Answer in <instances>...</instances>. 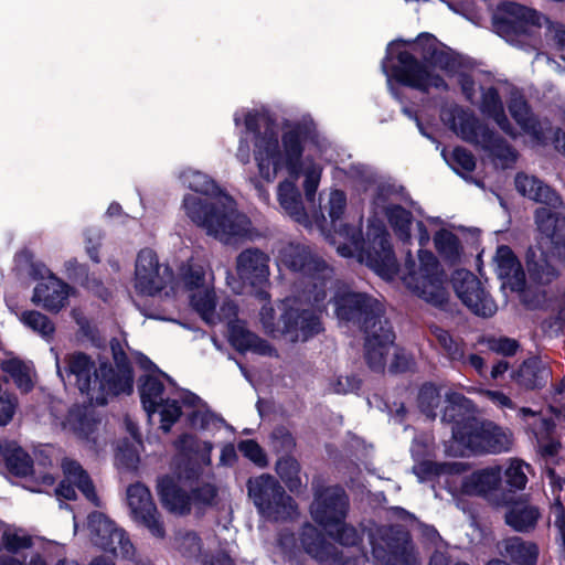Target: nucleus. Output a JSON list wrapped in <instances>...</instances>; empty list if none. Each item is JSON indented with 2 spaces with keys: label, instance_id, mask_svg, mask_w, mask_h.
Here are the masks:
<instances>
[{
  "label": "nucleus",
  "instance_id": "44",
  "mask_svg": "<svg viewBox=\"0 0 565 565\" xmlns=\"http://www.w3.org/2000/svg\"><path fill=\"white\" fill-rule=\"evenodd\" d=\"M20 320L44 339H51L55 331L53 322L39 311H24L21 313Z\"/></svg>",
  "mask_w": 565,
  "mask_h": 565
},
{
  "label": "nucleus",
  "instance_id": "55",
  "mask_svg": "<svg viewBox=\"0 0 565 565\" xmlns=\"http://www.w3.org/2000/svg\"><path fill=\"white\" fill-rule=\"evenodd\" d=\"M482 394L493 404L501 408H513L514 405L509 396L499 391H483Z\"/></svg>",
  "mask_w": 565,
  "mask_h": 565
},
{
  "label": "nucleus",
  "instance_id": "40",
  "mask_svg": "<svg viewBox=\"0 0 565 565\" xmlns=\"http://www.w3.org/2000/svg\"><path fill=\"white\" fill-rule=\"evenodd\" d=\"M550 376V371L537 361L531 360L522 364L516 374L515 381L525 388H535L544 384Z\"/></svg>",
  "mask_w": 565,
  "mask_h": 565
},
{
  "label": "nucleus",
  "instance_id": "4",
  "mask_svg": "<svg viewBox=\"0 0 565 565\" xmlns=\"http://www.w3.org/2000/svg\"><path fill=\"white\" fill-rule=\"evenodd\" d=\"M348 509V498L338 487L327 488L316 494L311 504V516L331 536H335L343 546L338 551L327 544L318 530L308 524L303 527L301 543L308 554L322 565H374L360 550L353 547L359 535L352 526L343 523Z\"/></svg>",
  "mask_w": 565,
  "mask_h": 565
},
{
  "label": "nucleus",
  "instance_id": "18",
  "mask_svg": "<svg viewBox=\"0 0 565 565\" xmlns=\"http://www.w3.org/2000/svg\"><path fill=\"white\" fill-rule=\"evenodd\" d=\"M88 529L92 542L102 550L121 557L134 555V546L124 530L117 527L103 513L89 514Z\"/></svg>",
  "mask_w": 565,
  "mask_h": 565
},
{
  "label": "nucleus",
  "instance_id": "19",
  "mask_svg": "<svg viewBox=\"0 0 565 565\" xmlns=\"http://www.w3.org/2000/svg\"><path fill=\"white\" fill-rule=\"evenodd\" d=\"M169 268L159 263L156 253L142 249L137 256L134 287L141 295L153 296L170 280Z\"/></svg>",
  "mask_w": 565,
  "mask_h": 565
},
{
  "label": "nucleus",
  "instance_id": "63",
  "mask_svg": "<svg viewBox=\"0 0 565 565\" xmlns=\"http://www.w3.org/2000/svg\"><path fill=\"white\" fill-rule=\"evenodd\" d=\"M237 158L243 163H247L249 160V150H248L246 140L244 138H242L239 141V146L237 149Z\"/></svg>",
  "mask_w": 565,
  "mask_h": 565
},
{
  "label": "nucleus",
  "instance_id": "20",
  "mask_svg": "<svg viewBox=\"0 0 565 565\" xmlns=\"http://www.w3.org/2000/svg\"><path fill=\"white\" fill-rule=\"evenodd\" d=\"M454 288L460 300L476 315L491 317L497 311L494 301L481 287L477 277L468 270H457L452 278Z\"/></svg>",
  "mask_w": 565,
  "mask_h": 565
},
{
  "label": "nucleus",
  "instance_id": "56",
  "mask_svg": "<svg viewBox=\"0 0 565 565\" xmlns=\"http://www.w3.org/2000/svg\"><path fill=\"white\" fill-rule=\"evenodd\" d=\"M329 390L335 394H345L353 390V384L349 377L339 376L330 382Z\"/></svg>",
  "mask_w": 565,
  "mask_h": 565
},
{
  "label": "nucleus",
  "instance_id": "7",
  "mask_svg": "<svg viewBox=\"0 0 565 565\" xmlns=\"http://www.w3.org/2000/svg\"><path fill=\"white\" fill-rule=\"evenodd\" d=\"M139 364L149 372L139 388L142 406L149 416L156 412L160 414L161 428L164 431H169L181 415L179 399H182L184 406L194 408L189 415L194 428L209 429L222 425V420L205 409L198 396L179 391L172 380L160 372L148 358L140 356Z\"/></svg>",
  "mask_w": 565,
  "mask_h": 565
},
{
  "label": "nucleus",
  "instance_id": "31",
  "mask_svg": "<svg viewBox=\"0 0 565 565\" xmlns=\"http://www.w3.org/2000/svg\"><path fill=\"white\" fill-rule=\"evenodd\" d=\"M509 110L531 143L539 145L546 141L547 132L551 130L548 122L536 120L521 96L511 99Z\"/></svg>",
  "mask_w": 565,
  "mask_h": 565
},
{
  "label": "nucleus",
  "instance_id": "24",
  "mask_svg": "<svg viewBox=\"0 0 565 565\" xmlns=\"http://www.w3.org/2000/svg\"><path fill=\"white\" fill-rule=\"evenodd\" d=\"M415 460L413 470L420 481L435 477L455 476L460 472V463H437L429 459L431 441L427 436L416 438L411 448Z\"/></svg>",
  "mask_w": 565,
  "mask_h": 565
},
{
  "label": "nucleus",
  "instance_id": "9",
  "mask_svg": "<svg viewBox=\"0 0 565 565\" xmlns=\"http://www.w3.org/2000/svg\"><path fill=\"white\" fill-rule=\"evenodd\" d=\"M462 398L456 396L443 414L444 422H454L451 446L448 450L452 456H465L468 452L501 454L509 451L513 444L510 429L490 420L463 417Z\"/></svg>",
  "mask_w": 565,
  "mask_h": 565
},
{
  "label": "nucleus",
  "instance_id": "22",
  "mask_svg": "<svg viewBox=\"0 0 565 565\" xmlns=\"http://www.w3.org/2000/svg\"><path fill=\"white\" fill-rule=\"evenodd\" d=\"M331 289L334 291L331 300L335 307V315L340 320H360L362 317H365V322H370L367 317L373 312L374 306L372 298L363 294L352 292L348 286L335 284L332 279L324 290L327 292Z\"/></svg>",
  "mask_w": 565,
  "mask_h": 565
},
{
  "label": "nucleus",
  "instance_id": "58",
  "mask_svg": "<svg viewBox=\"0 0 565 565\" xmlns=\"http://www.w3.org/2000/svg\"><path fill=\"white\" fill-rule=\"evenodd\" d=\"M411 366V360L403 353L395 351V360L391 367L394 372H402Z\"/></svg>",
  "mask_w": 565,
  "mask_h": 565
},
{
  "label": "nucleus",
  "instance_id": "37",
  "mask_svg": "<svg viewBox=\"0 0 565 565\" xmlns=\"http://www.w3.org/2000/svg\"><path fill=\"white\" fill-rule=\"evenodd\" d=\"M481 110L483 114L493 118L499 127L508 135L515 137L518 134L513 130L504 116L502 103L498 93L493 88H488L482 93Z\"/></svg>",
  "mask_w": 565,
  "mask_h": 565
},
{
  "label": "nucleus",
  "instance_id": "32",
  "mask_svg": "<svg viewBox=\"0 0 565 565\" xmlns=\"http://www.w3.org/2000/svg\"><path fill=\"white\" fill-rule=\"evenodd\" d=\"M159 494L163 505L174 514H186L192 508L191 495L186 493V486L181 478L163 477L158 483Z\"/></svg>",
  "mask_w": 565,
  "mask_h": 565
},
{
  "label": "nucleus",
  "instance_id": "45",
  "mask_svg": "<svg viewBox=\"0 0 565 565\" xmlns=\"http://www.w3.org/2000/svg\"><path fill=\"white\" fill-rule=\"evenodd\" d=\"M530 471V466L525 462L513 459L510 461L507 470H505V480L507 483L514 489L521 490L524 489L527 482V473Z\"/></svg>",
  "mask_w": 565,
  "mask_h": 565
},
{
  "label": "nucleus",
  "instance_id": "30",
  "mask_svg": "<svg viewBox=\"0 0 565 565\" xmlns=\"http://www.w3.org/2000/svg\"><path fill=\"white\" fill-rule=\"evenodd\" d=\"M463 467L462 463H460ZM461 468L460 471H462ZM461 472L455 476H446V483L456 484L460 482V491L465 494H487L498 488L501 481V470L499 467H488L477 470L469 476L459 477Z\"/></svg>",
  "mask_w": 565,
  "mask_h": 565
},
{
  "label": "nucleus",
  "instance_id": "42",
  "mask_svg": "<svg viewBox=\"0 0 565 565\" xmlns=\"http://www.w3.org/2000/svg\"><path fill=\"white\" fill-rule=\"evenodd\" d=\"M383 209L396 236L402 241H408L411 235L409 228L412 225L411 213L404 207L393 203H390L387 206H383Z\"/></svg>",
  "mask_w": 565,
  "mask_h": 565
},
{
  "label": "nucleus",
  "instance_id": "8",
  "mask_svg": "<svg viewBox=\"0 0 565 565\" xmlns=\"http://www.w3.org/2000/svg\"><path fill=\"white\" fill-rule=\"evenodd\" d=\"M116 370L105 361H93L82 352L70 353L65 358L66 371L74 375L78 390L92 403L104 405L109 395L130 394L134 387L132 371L119 343H111Z\"/></svg>",
  "mask_w": 565,
  "mask_h": 565
},
{
  "label": "nucleus",
  "instance_id": "28",
  "mask_svg": "<svg viewBox=\"0 0 565 565\" xmlns=\"http://www.w3.org/2000/svg\"><path fill=\"white\" fill-rule=\"evenodd\" d=\"M62 469L64 472V480L56 489V494L58 497L67 500L74 499L75 489L72 486L74 484L89 501L96 505H99L98 498L90 479L77 462L65 459L62 462Z\"/></svg>",
  "mask_w": 565,
  "mask_h": 565
},
{
  "label": "nucleus",
  "instance_id": "14",
  "mask_svg": "<svg viewBox=\"0 0 565 565\" xmlns=\"http://www.w3.org/2000/svg\"><path fill=\"white\" fill-rule=\"evenodd\" d=\"M247 487L249 497L264 516L277 521L295 513L292 499L285 494L274 477L262 475L249 479Z\"/></svg>",
  "mask_w": 565,
  "mask_h": 565
},
{
  "label": "nucleus",
  "instance_id": "59",
  "mask_svg": "<svg viewBox=\"0 0 565 565\" xmlns=\"http://www.w3.org/2000/svg\"><path fill=\"white\" fill-rule=\"evenodd\" d=\"M236 459V451L233 445H225L221 450L220 461L223 465L230 466Z\"/></svg>",
  "mask_w": 565,
  "mask_h": 565
},
{
  "label": "nucleus",
  "instance_id": "15",
  "mask_svg": "<svg viewBox=\"0 0 565 565\" xmlns=\"http://www.w3.org/2000/svg\"><path fill=\"white\" fill-rule=\"evenodd\" d=\"M418 266L411 268L407 286L420 298L433 305H443L447 299L445 280L436 257L427 250H419Z\"/></svg>",
  "mask_w": 565,
  "mask_h": 565
},
{
  "label": "nucleus",
  "instance_id": "36",
  "mask_svg": "<svg viewBox=\"0 0 565 565\" xmlns=\"http://www.w3.org/2000/svg\"><path fill=\"white\" fill-rule=\"evenodd\" d=\"M0 458L14 475L24 476L31 470L29 455L14 441L0 440Z\"/></svg>",
  "mask_w": 565,
  "mask_h": 565
},
{
  "label": "nucleus",
  "instance_id": "47",
  "mask_svg": "<svg viewBox=\"0 0 565 565\" xmlns=\"http://www.w3.org/2000/svg\"><path fill=\"white\" fill-rule=\"evenodd\" d=\"M2 541L4 547L10 552H18L20 550L31 546V539L22 530L4 526Z\"/></svg>",
  "mask_w": 565,
  "mask_h": 565
},
{
  "label": "nucleus",
  "instance_id": "48",
  "mask_svg": "<svg viewBox=\"0 0 565 565\" xmlns=\"http://www.w3.org/2000/svg\"><path fill=\"white\" fill-rule=\"evenodd\" d=\"M273 448L278 452H289L295 447V440L290 431L284 427H278L271 433Z\"/></svg>",
  "mask_w": 565,
  "mask_h": 565
},
{
  "label": "nucleus",
  "instance_id": "51",
  "mask_svg": "<svg viewBox=\"0 0 565 565\" xmlns=\"http://www.w3.org/2000/svg\"><path fill=\"white\" fill-rule=\"evenodd\" d=\"M438 399L439 395L433 386H425L422 388L419 394L420 406L428 416L435 417V414L431 413V408Z\"/></svg>",
  "mask_w": 565,
  "mask_h": 565
},
{
  "label": "nucleus",
  "instance_id": "34",
  "mask_svg": "<svg viewBox=\"0 0 565 565\" xmlns=\"http://www.w3.org/2000/svg\"><path fill=\"white\" fill-rule=\"evenodd\" d=\"M501 554L511 558L518 565H535L537 559V547L531 542L513 536L502 541L499 545Z\"/></svg>",
  "mask_w": 565,
  "mask_h": 565
},
{
  "label": "nucleus",
  "instance_id": "54",
  "mask_svg": "<svg viewBox=\"0 0 565 565\" xmlns=\"http://www.w3.org/2000/svg\"><path fill=\"white\" fill-rule=\"evenodd\" d=\"M439 225V220L438 218H427L426 220V223H423V222H418L417 223V228H418V242H419V245L420 246H425L428 244L429 239H430V235H429V228H433V227H437Z\"/></svg>",
  "mask_w": 565,
  "mask_h": 565
},
{
  "label": "nucleus",
  "instance_id": "27",
  "mask_svg": "<svg viewBox=\"0 0 565 565\" xmlns=\"http://www.w3.org/2000/svg\"><path fill=\"white\" fill-rule=\"evenodd\" d=\"M394 334L387 322L374 320L366 343V360L373 370L381 371L385 366L386 355L393 347Z\"/></svg>",
  "mask_w": 565,
  "mask_h": 565
},
{
  "label": "nucleus",
  "instance_id": "16",
  "mask_svg": "<svg viewBox=\"0 0 565 565\" xmlns=\"http://www.w3.org/2000/svg\"><path fill=\"white\" fill-rule=\"evenodd\" d=\"M212 280V274L200 265L190 266L182 275V282L192 308L206 323L216 324L220 322V315Z\"/></svg>",
  "mask_w": 565,
  "mask_h": 565
},
{
  "label": "nucleus",
  "instance_id": "61",
  "mask_svg": "<svg viewBox=\"0 0 565 565\" xmlns=\"http://www.w3.org/2000/svg\"><path fill=\"white\" fill-rule=\"evenodd\" d=\"M548 31L553 40L562 47H565V26L561 24L552 25Z\"/></svg>",
  "mask_w": 565,
  "mask_h": 565
},
{
  "label": "nucleus",
  "instance_id": "13",
  "mask_svg": "<svg viewBox=\"0 0 565 565\" xmlns=\"http://www.w3.org/2000/svg\"><path fill=\"white\" fill-rule=\"evenodd\" d=\"M451 128L462 139L489 149L495 163L500 167L509 168L516 161V152L504 141L495 138L492 132L480 126L472 115L463 110H457Z\"/></svg>",
  "mask_w": 565,
  "mask_h": 565
},
{
  "label": "nucleus",
  "instance_id": "53",
  "mask_svg": "<svg viewBox=\"0 0 565 565\" xmlns=\"http://www.w3.org/2000/svg\"><path fill=\"white\" fill-rule=\"evenodd\" d=\"M491 350L504 354L511 355L515 353L518 344L514 340L501 338L498 340H493L490 345Z\"/></svg>",
  "mask_w": 565,
  "mask_h": 565
},
{
  "label": "nucleus",
  "instance_id": "25",
  "mask_svg": "<svg viewBox=\"0 0 565 565\" xmlns=\"http://www.w3.org/2000/svg\"><path fill=\"white\" fill-rule=\"evenodd\" d=\"M236 271L244 284L265 290L269 278V257L256 248L245 249L236 258Z\"/></svg>",
  "mask_w": 565,
  "mask_h": 565
},
{
  "label": "nucleus",
  "instance_id": "6",
  "mask_svg": "<svg viewBox=\"0 0 565 565\" xmlns=\"http://www.w3.org/2000/svg\"><path fill=\"white\" fill-rule=\"evenodd\" d=\"M456 61L444 49L438 47L431 36H419L415 42L393 41L386 50L382 70L391 85L397 82L423 92L446 87V77Z\"/></svg>",
  "mask_w": 565,
  "mask_h": 565
},
{
  "label": "nucleus",
  "instance_id": "52",
  "mask_svg": "<svg viewBox=\"0 0 565 565\" xmlns=\"http://www.w3.org/2000/svg\"><path fill=\"white\" fill-rule=\"evenodd\" d=\"M100 239H102V236L96 231H90L89 230V231H87L85 233V248H86V252H87L88 256L94 262H98L99 260V258H98V247L100 245Z\"/></svg>",
  "mask_w": 565,
  "mask_h": 565
},
{
  "label": "nucleus",
  "instance_id": "50",
  "mask_svg": "<svg viewBox=\"0 0 565 565\" xmlns=\"http://www.w3.org/2000/svg\"><path fill=\"white\" fill-rule=\"evenodd\" d=\"M215 489L211 484L201 487L190 497L192 499V507L201 509L211 504L215 498Z\"/></svg>",
  "mask_w": 565,
  "mask_h": 565
},
{
  "label": "nucleus",
  "instance_id": "35",
  "mask_svg": "<svg viewBox=\"0 0 565 565\" xmlns=\"http://www.w3.org/2000/svg\"><path fill=\"white\" fill-rule=\"evenodd\" d=\"M1 370L9 375L17 387L23 392H30L34 386L35 373L33 365L18 358H7L2 360Z\"/></svg>",
  "mask_w": 565,
  "mask_h": 565
},
{
  "label": "nucleus",
  "instance_id": "29",
  "mask_svg": "<svg viewBox=\"0 0 565 565\" xmlns=\"http://www.w3.org/2000/svg\"><path fill=\"white\" fill-rule=\"evenodd\" d=\"M493 266L498 278L502 281V288L524 291L525 275L510 247L502 245L497 248Z\"/></svg>",
  "mask_w": 565,
  "mask_h": 565
},
{
  "label": "nucleus",
  "instance_id": "46",
  "mask_svg": "<svg viewBox=\"0 0 565 565\" xmlns=\"http://www.w3.org/2000/svg\"><path fill=\"white\" fill-rule=\"evenodd\" d=\"M441 154L447 163L457 172H459V170L470 172L476 167L473 156L466 149L455 148L450 154H448L446 150H443Z\"/></svg>",
  "mask_w": 565,
  "mask_h": 565
},
{
  "label": "nucleus",
  "instance_id": "57",
  "mask_svg": "<svg viewBox=\"0 0 565 565\" xmlns=\"http://www.w3.org/2000/svg\"><path fill=\"white\" fill-rule=\"evenodd\" d=\"M201 561L203 565H233L232 559L223 552H220L210 558L205 555Z\"/></svg>",
  "mask_w": 565,
  "mask_h": 565
},
{
  "label": "nucleus",
  "instance_id": "12",
  "mask_svg": "<svg viewBox=\"0 0 565 565\" xmlns=\"http://www.w3.org/2000/svg\"><path fill=\"white\" fill-rule=\"evenodd\" d=\"M367 539L376 561L385 565H420L405 531L373 526L367 531Z\"/></svg>",
  "mask_w": 565,
  "mask_h": 565
},
{
  "label": "nucleus",
  "instance_id": "5",
  "mask_svg": "<svg viewBox=\"0 0 565 565\" xmlns=\"http://www.w3.org/2000/svg\"><path fill=\"white\" fill-rule=\"evenodd\" d=\"M516 191L535 202L546 203L536 211V223L542 234L540 246L527 253L529 289L550 284L556 276L551 258L544 248L551 249L553 256L565 252V206L555 193L534 175L518 173L514 180ZM524 299L527 301V292Z\"/></svg>",
  "mask_w": 565,
  "mask_h": 565
},
{
  "label": "nucleus",
  "instance_id": "62",
  "mask_svg": "<svg viewBox=\"0 0 565 565\" xmlns=\"http://www.w3.org/2000/svg\"><path fill=\"white\" fill-rule=\"evenodd\" d=\"M75 417H76V415L72 412L67 419V425L70 426L71 429H73L79 434H84L85 433L84 426L86 425V419L76 420Z\"/></svg>",
  "mask_w": 565,
  "mask_h": 565
},
{
  "label": "nucleus",
  "instance_id": "43",
  "mask_svg": "<svg viewBox=\"0 0 565 565\" xmlns=\"http://www.w3.org/2000/svg\"><path fill=\"white\" fill-rule=\"evenodd\" d=\"M276 470L290 491L295 492L301 488L300 468L296 459L291 457L280 458L277 461Z\"/></svg>",
  "mask_w": 565,
  "mask_h": 565
},
{
  "label": "nucleus",
  "instance_id": "2",
  "mask_svg": "<svg viewBox=\"0 0 565 565\" xmlns=\"http://www.w3.org/2000/svg\"><path fill=\"white\" fill-rule=\"evenodd\" d=\"M244 119L246 131L254 135V160L259 177L273 182L279 172L287 171L291 179H286L278 184L277 198L280 207L286 214L305 226H312L302 206L300 192L296 180L300 174L299 159L302 154L300 135L290 129L279 137L277 127L263 114L236 113L234 121L236 126Z\"/></svg>",
  "mask_w": 565,
  "mask_h": 565
},
{
  "label": "nucleus",
  "instance_id": "38",
  "mask_svg": "<svg viewBox=\"0 0 565 565\" xmlns=\"http://www.w3.org/2000/svg\"><path fill=\"white\" fill-rule=\"evenodd\" d=\"M539 518L534 507L524 502L514 503L505 514V522L515 531H527L533 527Z\"/></svg>",
  "mask_w": 565,
  "mask_h": 565
},
{
  "label": "nucleus",
  "instance_id": "21",
  "mask_svg": "<svg viewBox=\"0 0 565 565\" xmlns=\"http://www.w3.org/2000/svg\"><path fill=\"white\" fill-rule=\"evenodd\" d=\"M127 503L136 522L146 526L153 536H164L163 524L148 488L140 483L130 486L127 490Z\"/></svg>",
  "mask_w": 565,
  "mask_h": 565
},
{
  "label": "nucleus",
  "instance_id": "23",
  "mask_svg": "<svg viewBox=\"0 0 565 565\" xmlns=\"http://www.w3.org/2000/svg\"><path fill=\"white\" fill-rule=\"evenodd\" d=\"M493 20L498 32L513 31L515 33L531 32L532 29L540 28L546 22V19L535 10L512 2L502 4Z\"/></svg>",
  "mask_w": 565,
  "mask_h": 565
},
{
  "label": "nucleus",
  "instance_id": "10",
  "mask_svg": "<svg viewBox=\"0 0 565 565\" xmlns=\"http://www.w3.org/2000/svg\"><path fill=\"white\" fill-rule=\"evenodd\" d=\"M256 299L260 303L259 322L267 333L284 334L289 341H306L321 330V323L313 311H309L305 303L297 299H287L280 307L279 319L276 310L269 302L266 290H257Z\"/></svg>",
  "mask_w": 565,
  "mask_h": 565
},
{
  "label": "nucleus",
  "instance_id": "11",
  "mask_svg": "<svg viewBox=\"0 0 565 565\" xmlns=\"http://www.w3.org/2000/svg\"><path fill=\"white\" fill-rule=\"evenodd\" d=\"M278 263L281 266L300 273L305 278V297L317 308L326 300V286L331 284L332 269L321 259L313 256L310 248L300 244H288L279 250Z\"/></svg>",
  "mask_w": 565,
  "mask_h": 565
},
{
  "label": "nucleus",
  "instance_id": "64",
  "mask_svg": "<svg viewBox=\"0 0 565 565\" xmlns=\"http://www.w3.org/2000/svg\"><path fill=\"white\" fill-rule=\"evenodd\" d=\"M429 565H450L446 555L441 552H436L430 558Z\"/></svg>",
  "mask_w": 565,
  "mask_h": 565
},
{
  "label": "nucleus",
  "instance_id": "3",
  "mask_svg": "<svg viewBox=\"0 0 565 565\" xmlns=\"http://www.w3.org/2000/svg\"><path fill=\"white\" fill-rule=\"evenodd\" d=\"M181 180L193 192L184 195L182 207L209 236L224 244H236L253 236L249 218L207 174L188 169Z\"/></svg>",
  "mask_w": 565,
  "mask_h": 565
},
{
  "label": "nucleus",
  "instance_id": "41",
  "mask_svg": "<svg viewBox=\"0 0 565 565\" xmlns=\"http://www.w3.org/2000/svg\"><path fill=\"white\" fill-rule=\"evenodd\" d=\"M211 542H204L194 532H181L175 537L177 550L188 558L202 559L206 555V548Z\"/></svg>",
  "mask_w": 565,
  "mask_h": 565
},
{
  "label": "nucleus",
  "instance_id": "1",
  "mask_svg": "<svg viewBox=\"0 0 565 565\" xmlns=\"http://www.w3.org/2000/svg\"><path fill=\"white\" fill-rule=\"evenodd\" d=\"M299 168L300 173L305 175L302 186L307 201L312 204L309 209L317 228L335 246L341 256L356 255L360 262L365 263L383 278H393L397 273V263L385 228L382 225H371L366 239L361 241L359 228L350 227L341 221L347 199L339 190L330 191L328 200L324 203L320 202L319 210H316L313 202L322 168L308 159L301 162V158Z\"/></svg>",
  "mask_w": 565,
  "mask_h": 565
},
{
  "label": "nucleus",
  "instance_id": "17",
  "mask_svg": "<svg viewBox=\"0 0 565 565\" xmlns=\"http://www.w3.org/2000/svg\"><path fill=\"white\" fill-rule=\"evenodd\" d=\"M217 313L220 315V322L227 323L228 340L236 350L250 351L265 356L276 354V350L267 341L248 331L242 321L235 319L237 306L233 301H223Z\"/></svg>",
  "mask_w": 565,
  "mask_h": 565
},
{
  "label": "nucleus",
  "instance_id": "49",
  "mask_svg": "<svg viewBox=\"0 0 565 565\" xmlns=\"http://www.w3.org/2000/svg\"><path fill=\"white\" fill-rule=\"evenodd\" d=\"M239 451L257 466L264 467L267 463L263 449L253 440H244L238 445Z\"/></svg>",
  "mask_w": 565,
  "mask_h": 565
},
{
  "label": "nucleus",
  "instance_id": "39",
  "mask_svg": "<svg viewBox=\"0 0 565 565\" xmlns=\"http://www.w3.org/2000/svg\"><path fill=\"white\" fill-rule=\"evenodd\" d=\"M434 244L439 255L448 263L456 264L461 260L462 247L451 232L440 228L434 236Z\"/></svg>",
  "mask_w": 565,
  "mask_h": 565
},
{
  "label": "nucleus",
  "instance_id": "33",
  "mask_svg": "<svg viewBox=\"0 0 565 565\" xmlns=\"http://www.w3.org/2000/svg\"><path fill=\"white\" fill-rule=\"evenodd\" d=\"M519 416L523 419H526L527 417L533 418V423L530 425L541 451L548 456L555 455L559 448V444L550 438L553 424L548 419L541 418L535 412L525 407L519 409Z\"/></svg>",
  "mask_w": 565,
  "mask_h": 565
},
{
  "label": "nucleus",
  "instance_id": "60",
  "mask_svg": "<svg viewBox=\"0 0 565 565\" xmlns=\"http://www.w3.org/2000/svg\"><path fill=\"white\" fill-rule=\"evenodd\" d=\"M437 339L443 348L446 349L450 354H456L457 350H454V341L448 332L439 330L437 333Z\"/></svg>",
  "mask_w": 565,
  "mask_h": 565
},
{
  "label": "nucleus",
  "instance_id": "26",
  "mask_svg": "<svg viewBox=\"0 0 565 565\" xmlns=\"http://www.w3.org/2000/svg\"><path fill=\"white\" fill-rule=\"evenodd\" d=\"M76 291L56 277L42 279L34 288L32 301L47 311L58 312L68 305Z\"/></svg>",
  "mask_w": 565,
  "mask_h": 565
}]
</instances>
